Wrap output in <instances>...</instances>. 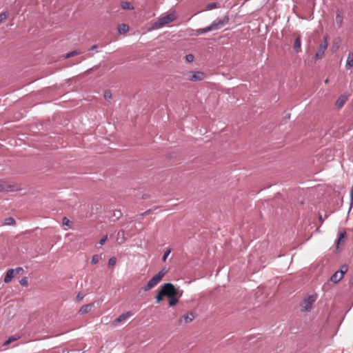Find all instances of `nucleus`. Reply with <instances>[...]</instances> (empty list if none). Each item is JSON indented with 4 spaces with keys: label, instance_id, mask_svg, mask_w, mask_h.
I'll list each match as a JSON object with an SVG mask.
<instances>
[{
    "label": "nucleus",
    "instance_id": "8",
    "mask_svg": "<svg viewBox=\"0 0 353 353\" xmlns=\"http://www.w3.org/2000/svg\"><path fill=\"white\" fill-rule=\"evenodd\" d=\"M229 22V17L228 16H225L223 18L214 21L212 22V25L214 27L215 30H219L227 25Z\"/></svg>",
    "mask_w": 353,
    "mask_h": 353
},
{
    "label": "nucleus",
    "instance_id": "32",
    "mask_svg": "<svg viewBox=\"0 0 353 353\" xmlns=\"http://www.w3.org/2000/svg\"><path fill=\"white\" fill-rule=\"evenodd\" d=\"M115 263H116V259L114 257H111V258L109 259V260H108V265L110 267L114 266Z\"/></svg>",
    "mask_w": 353,
    "mask_h": 353
},
{
    "label": "nucleus",
    "instance_id": "37",
    "mask_svg": "<svg viewBox=\"0 0 353 353\" xmlns=\"http://www.w3.org/2000/svg\"><path fill=\"white\" fill-rule=\"evenodd\" d=\"M7 18V14L6 12H2L0 14V23L3 22Z\"/></svg>",
    "mask_w": 353,
    "mask_h": 353
},
{
    "label": "nucleus",
    "instance_id": "10",
    "mask_svg": "<svg viewBox=\"0 0 353 353\" xmlns=\"http://www.w3.org/2000/svg\"><path fill=\"white\" fill-rule=\"evenodd\" d=\"M14 276H15V273H14V269H9L7 271L6 274L5 276L4 281H3L4 283H9L12 280V279L14 277Z\"/></svg>",
    "mask_w": 353,
    "mask_h": 353
},
{
    "label": "nucleus",
    "instance_id": "17",
    "mask_svg": "<svg viewBox=\"0 0 353 353\" xmlns=\"http://www.w3.org/2000/svg\"><path fill=\"white\" fill-rule=\"evenodd\" d=\"M129 30V26L125 23L120 24L118 27V31L120 34H124Z\"/></svg>",
    "mask_w": 353,
    "mask_h": 353
},
{
    "label": "nucleus",
    "instance_id": "22",
    "mask_svg": "<svg viewBox=\"0 0 353 353\" xmlns=\"http://www.w3.org/2000/svg\"><path fill=\"white\" fill-rule=\"evenodd\" d=\"M294 48L297 51H300L301 50V39L298 37L294 41Z\"/></svg>",
    "mask_w": 353,
    "mask_h": 353
},
{
    "label": "nucleus",
    "instance_id": "12",
    "mask_svg": "<svg viewBox=\"0 0 353 353\" xmlns=\"http://www.w3.org/2000/svg\"><path fill=\"white\" fill-rule=\"evenodd\" d=\"M343 276L342 272L337 271L331 276L330 280L333 283H337L339 281H341L343 279Z\"/></svg>",
    "mask_w": 353,
    "mask_h": 353
},
{
    "label": "nucleus",
    "instance_id": "24",
    "mask_svg": "<svg viewBox=\"0 0 353 353\" xmlns=\"http://www.w3.org/2000/svg\"><path fill=\"white\" fill-rule=\"evenodd\" d=\"M15 223V221L12 217H8L4 219L3 224L6 225H12Z\"/></svg>",
    "mask_w": 353,
    "mask_h": 353
},
{
    "label": "nucleus",
    "instance_id": "27",
    "mask_svg": "<svg viewBox=\"0 0 353 353\" xmlns=\"http://www.w3.org/2000/svg\"><path fill=\"white\" fill-rule=\"evenodd\" d=\"M8 190V186L4 181H0V192Z\"/></svg>",
    "mask_w": 353,
    "mask_h": 353
},
{
    "label": "nucleus",
    "instance_id": "13",
    "mask_svg": "<svg viewBox=\"0 0 353 353\" xmlns=\"http://www.w3.org/2000/svg\"><path fill=\"white\" fill-rule=\"evenodd\" d=\"M92 305H93V304H87V305H83L80 308L79 313L81 314H84L89 312L91 310Z\"/></svg>",
    "mask_w": 353,
    "mask_h": 353
},
{
    "label": "nucleus",
    "instance_id": "36",
    "mask_svg": "<svg viewBox=\"0 0 353 353\" xmlns=\"http://www.w3.org/2000/svg\"><path fill=\"white\" fill-rule=\"evenodd\" d=\"M85 295L83 293H81V292H79L76 296V299L78 301H81L83 298H84Z\"/></svg>",
    "mask_w": 353,
    "mask_h": 353
},
{
    "label": "nucleus",
    "instance_id": "35",
    "mask_svg": "<svg viewBox=\"0 0 353 353\" xmlns=\"http://www.w3.org/2000/svg\"><path fill=\"white\" fill-rule=\"evenodd\" d=\"M14 271L15 275L21 274L23 272V268L19 267V268H17L16 269H14Z\"/></svg>",
    "mask_w": 353,
    "mask_h": 353
},
{
    "label": "nucleus",
    "instance_id": "26",
    "mask_svg": "<svg viewBox=\"0 0 353 353\" xmlns=\"http://www.w3.org/2000/svg\"><path fill=\"white\" fill-rule=\"evenodd\" d=\"M217 8V3L214 2V3H208V5H206L205 6V9L207 10H212V9H214Z\"/></svg>",
    "mask_w": 353,
    "mask_h": 353
},
{
    "label": "nucleus",
    "instance_id": "42",
    "mask_svg": "<svg viewBox=\"0 0 353 353\" xmlns=\"http://www.w3.org/2000/svg\"><path fill=\"white\" fill-rule=\"evenodd\" d=\"M97 48V46L96 45H94L93 46H92V48H90V50H94Z\"/></svg>",
    "mask_w": 353,
    "mask_h": 353
},
{
    "label": "nucleus",
    "instance_id": "16",
    "mask_svg": "<svg viewBox=\"0 0 353 353\" xmlns=\"http://www.w3.org/2000/svg\"><path fill=\"white\" fill-rule=\"evenodd\" d=\"M347 97L345 95H341L336 101V105L339 108L342 107L346 101Z\"/></svg>",
    "mask_w": 353,
    "mask_h": 353
},
{
    "label": "nucleus",
    "instance_id": "7",
    "mask_svg": "<svg viewBox=\"0 0 353 353\" xmlns=\"http://www.w3.org/2000/svg\"><path fill=\"white\" fill-rule=\"evenodd\" d=\"M188 74V79L191 81H201L203 80L205 77V74L200 71L195 72H189Z\"/></svg>",
    "mask_w": 353,
    "mask_h": 353
},
{
    "label": "nucleus",
    "instance_id": "33",
    "mask_svg": "<svg viewBox=\"0 0 353 353\" xmlns=\"http://www.w3.org/2000/svg\"><path fill=\"white\" fill-rule=\"evenodd\" d=\"M99 256L98 255L96 254V255L92 256V260H91L92 264H97L99 262Z\"/></svg>",
    "mask_w": 353,
    "mask_h": 353
},
{
    "label": "nucleus",
    "instance_id": "9",
    "mask_svg": "<svg viewBox=\"0 0 353 353\" xmlns=\"http://www.w3.org/2000/svg\"><path fill=\"white\" fill-rule=\"evenodd\" d=\"M132 315V313L131 312H127L125 313H123L122 314H121L120 316H119L113 322L114 325H117V324L127 319H128L129 317H130Z\"/></svg>",
    "mask_w": 353,
    "mask_h": 353
},
{
    "label": "nucleus",
    "instance_id": "41",
    "mask_svg": "<svg viewBox=\"0 0 353 353\" xmlns=\"http://www.w3.org/2000/svg\"><path fill=\"white\" fill-rule=\"evenodd\" d=\"M338 47L339 46L337 45L336 46H332V50L334 52L335 50H336L338 49Z\"/></svg>",
    "mask_w": 353,
    "mask_h": 353
},
{
    "label": "nucleus",
    "instance_id": "39",
    "mask_svg": "<svg viewBox=\"0 0 353 353\" xmlns=\"http://www.w3.org/2000/svg\"><path fill=\"white\" fill-rule=\"evenodd\" d=\"M347 271V265H343L341 268V270L339 272H342L343 276H344V274Z\"/></svg>",
    "mask_w": 353,
    "mask_h": 353
},
{
    "label": "nucleus",
    "instance_id": "21",
    "mask_svg": "<svg viewBox=\"0 0 353 353\" xmlns=\"http://www.w3.org/2000/svg\"><path fill=\"white\" fill-rule=\"evenodd\" d=\"M121 6L124 10H133L134 7L131 6L130 3L128 1H122Z\"/></svg>",
    "mask_w": 353,
    "mask_h": 353
},
{
    "label": "nucleus",
    "instance_id": "44",
    "mask_svg": "<svg viewBox=\"0 0 353 353\" xmlns=\"http://www.w3.org/2000/svg\"><path fill=\"white\" fill-rule=\"evenodd\" d=\"M319 220L321 221V223L323 221V219L321 215L319 216Z\"/></svg>",
    "mask_w": 353,
    "mask_h": 353
},
{
    "label": "nucleus",
    "instance_id": "15",
    "mask_svg": "<svg viewBox=\"0 0 353 353\" xmlns=\"http://www.w3.org/2000/svg\"><path fill=\"white\" fill-rule=\"evenodd\" d=\"M336 23L341 27L343 21V14L341 12H337L335 19Z\"/></svg>",
    "mask_w": 353,
    "mask_h": 353
},
{
    "label": "nucleus",
    "instance_id": "38",
    "mask_svg": "<svg viewBox=\"0 0 353 353\" xmlns=\"http://www.w3.org/2000/svg\"><path fill=\"white\" fill-rule=\"evenodd\" d=\"M104 97L106 99H110L112 97V93L110 91H106L104 93Z\"/></svg>",
    "mask_w": 353,
    "mask_h": 353
},
{
    "label": "nucleus",
    "instance_id": "29",
    "mask_svg": "<svg viewBox=\"0 0 353 353\" xmlns=\"http://www.w3.org/2000/svg\"><path fill=\"white\" fill-rule=\"evenodd\" d=\"M345 232H340L338 241H337V245H339L340 242L345 238Z\"/></svg>",
    "mask_w": 353,
    "mask_h": 353
},
{
    "label": "nucleus",
    "instance_id": "25",
    "mask_svg": "<svg viewBox=\"0 0 353 353\" xmlns=\"http://www.w3.org/2000/svg\"><path fill=\"white\" fill-rule=\"evenodd\" d=\"M168 299H169V305H170V306L175 305L178 303V301H179L178 299H176V296L168 297Z\"/></svg>",
    "mask_w": 353,
    "mask_h": 353
},
{
    "label": "nucleus",
    "instance_id": "30",
    "mask_svg": "<svg viewBox=\"0 0 353 353\" xmlns=\"http://www.w3.org/2000/svg\"><path fill=\"white\" fill-rule=\"evenodd\" d=\"M19 283L23 286H28V281L27 277H23L19 281Z\"/></svg>",
    "mask_w": 353,
    "mask_h": 353
},
{
    "label": "nucleus",
    "instance_id": "43",
    "mask_svg": "<svg viewBox=\"0 0 353 353\" xmlns=\"http://www.w3.org/2000/svg\"><path fill=\"white\" fill-rule=\"evenodd\" d=\"M351 197H352V199L353 198V187L352 188V190H351Z\"/></svg>",
    "mask_w": 353,
    "mask_h": 353
},
{
    "label": "nucleus",
    "instance_id": "11",
    "mask_svg": "<svg viewBox=\"0 0 353 353\" xmlns=\"http://www.w3.org/2000/svg\"><path fill=\"white\" fill-rule=\"evenodd\" d=\"M353 67V52H350L347 54L345 68L346 70H350Z\"/></svg>",
    "mask_w": 353,
    "mask_h": 353
},
{
    "label": "nucleus",
    "instance_id": "6",
    "mask_svg": "<svg viewBox=\"0 0 353 353\" xmlns=\"http://www.w3.org/2000/svg\"><path fill=\"white\" fill-rule=\"evenodd\" d=\"M196 316V314L194 312H188L182 315L179 319V325H186L192 322Z\"/></svg>",
    "mask_w": 353,
    "mask_h": 353
},
{
    "label": "nucleus",
    "instance_id": "19",
    "mask_svg": "<svg viewBox=\"0 0 353 353\" xmlns=\"http://www.w3.org/2000/svg\"><path fill=\"white\" fill-rule=\"evenodd\" d=\"M62 223L63 226L67 227L64 228L65 230L70 229L72 227V222L67 217L63 218Z\"/></svg>",
    "mask_w": 353,
    "mask_h": 353
},
{
    "label": "nucleus",
    "instance_id": "31",
    "mask_svg": "<svg viewBox=\"0 0 353 353\" xmlns=\"http://www.w3.org/2000/svg\"><path fill=\"white\" fill-rule=\"evenodd\" d=\"M194 57L193 54H188L185 56V60L188 62V63H191L194 61Z\"/></svg>",
    "mask_w": 353,
    "mask_h": 353
},
{
    "label": "nucleus",
    "instance_id": "20",
    "mask_svg": "<svg viewBox=\"0 0 353 353\" xmlns=\"http://www.w3.org/2000/svg\"><path fill=\"white\" fill-rule=\"evenodd\" d=\"M20 338L19 335H14L9 337L3 343V345H8L13 341L18 340Z\"/></svg>",
    "mask_w": 353,
    "mask_h": 353
},
{
    "label": "nucleus",
    "instance_id": "1",
    "mask_svg": "<svg viewBox=\"0 0 353 353\" xmlns=\"http://www.w3.org/2000/svg\"><path fill=\"white\" fill-rule=\"evenodd\" d=\"M177 17L174 12H172L168 14L161 17L157 20L152 25L153 30L160 29L164 26L169 24L170 23L175 21Z\"/></svg>",
    "mask_w": 353,
    "mask_h": 353
},
{
    "label": "nucleus",
    "instance_id": "40",
    "mask_svg": "<svg viewBox=\"0 0 353 353\" xmlns=\"http://www.w3.org/2000/svg\"><path fill=\"white\" fill-rule=\"evenodd\" d=\"M107 239H108V236L105 235L104 236L100 241H99V244L100 245H103L105 243V242L107 241Z\"/></svg>",
    "mask_w": 353,
    "mask_h": 353
},
{
    "label": "nucleus",
    "instance_id": "3",
    "mask_svg": "<svg viewBox=\"0 0 353 353\" xmlns=\"http://www.w3.org/2000/svg\"><path fill=\"white\" fill-rule=\"evenodd\" d=\"M317 299L316 294L308 295L302 301L300 306L303 312H309L312 310L314 303Z\"/></svg>",
    "mask_w": 353,
    "mask_h": 353
},
{
    "label": "nucleus",
    "instance_id": "23",
    "mask_svg": "<svg viewBox=\"0 0 353 353\" xmlns=\"http://www.w3.org/2000/svg\"><path fill=\"white\" fill-rule=\"evenodd\" d=\"M163 296H165L160 288L159 290L158 291V293H157L156 297H155L157 303H160L163 300Z\"/></svg>",
    "mask_w": 353,
    "mask_h": 353
},
{
    "label": "nucleus",
    "instance_id": "18",
    "mask_svg": "<svg viewBox=\"0 0 353 353\" xmlns=\"http://www.w3.org/2000/svg\"><path fill=\"white\" fill-rule=\"evenodd\" d=\"M212 30H214V27L212 26V25L211 24L210 26H209L206 28L199 29L197 30V32H198V34H205V33L212 31Z\"/></svg>",
    "mask_w": 353,
    "mask_h": 353
},
{
    "label": "nucleus",
    "instance_id": "2",
    "mask_svg": "<svg viewBox=\"0 0 353 353\" xmlns=\"http://www.w3.org/2000/svg\"><path fill=\"white\" fill-rule=\"evenodd\" d=\"M167 273L166 269H162L157 274L152 277L150 281L143 287L144 292L149 291L154 288L163 279L165 274Z\"/></svg>",
    "mask_w": 353,
    "mask_h": 353
},
{
    "label": "nucleus",
    "instance_id": "5",
    "mask_svg": "<svg viewBox=\"0 0 353 353\" xmlns=\"http://www.w3.org/2000/svg\"><path fill=\"white\" fill-rule=\"evenodd\" d=\"M328 37L326 35L323 38V41L320 44L318 50L315 54V58L321 59L323 57L325 50L328 46Z\"/></svg>",
    "mask_w": 353,
    "mask_h": 353
},
{
    "label": "nucleus",
    "instance_id": "34",
    "mask_svg": "<svg viewBox=\"0 0 353 353\" xmlns=\"http://www.w3.org/2000/svg\"><path fill=\"white\" fill-rule=\"evenodd\" d=\"M171 252V249H168L165 252H164V254L163 256V261H165L168 256H169V254H170Z\"/></svg>",
    "mask_w": 353,
    "mask_h": 353
},
{
    "label": "nucleus",
    "instance_id": "28",
    "mask_svg": "<svg viewBox=\"0 0 353 353\" xmlns=\"http://www.w3.org/2000/svg\"><path fill=\"white\" fill-rule=\"evenodd\" d=\"M80 54V52L74 50V51H72L71 52H69V53L66 54L65 57V58H70L71 57H73V56H75V55H77V54Z\"/></svg>",
    "mask_w": 353,
    "mask_h": 353
},
{
    "label": "nucleus",
    "instance_id": "14",
    "mask_svg": "<svg viewBox=\"0 0 353 353\" xmlns=\"http://www.w3.org/2000/svg\"><path fill=\"white\" fill-rule=\"evenodd\" d=\"M117 241L119 244H121L125 241V232L123 230L118 231Z\"/></svg>",
    "mask_w": 353,
    "mask_h": 353
},
{
    "label": "nucleus",
    "instance_id": "4",
    "mask_svg": "<svg viewBox=\"0 0 353 353\" xmlns=\"http://www.w3.org/2000/svg\"><path fill=\"white\" fill-rule=\"evenodd\" d=\"M161 290L163 292L165 296L171 297L181 296V293L179 294L178 290H176L174 285L170 283H165L161 286Z\"/></svg>",
    "mask_w": 353,
    "mask_h": 353
}]
</instances>
